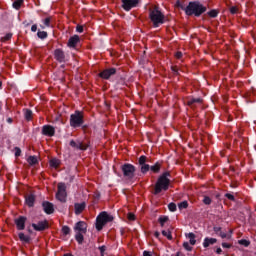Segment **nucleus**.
<instances>
[{
	"mask_svg": "<svg viewBox=\"0 0 256 256\" xmlns=\"http://www.w3.org/2000/svg\"><path fill=\"white\" fill-rule=\"evenodd\" d=\"M44 26L41 25V29H45V27H51V17H47L43 20Z\"/></svg>",
	"mask_w": 256,
	"mask_h": 256,
	"instance_id": "29",
	"label": "nucleus"
},
{
	"mask_svg": "<svg viewBox=\"0 0 256 256\" xmlns=\"http://www.w3.org/2000/svg\"><path fill=\"white\" fill-rule=\"evenodd\" d=\"M183 247H184V249H186V251H193V247H191V245H189V242H184Z\"/></svg>",
	"mask_w": 256,
	"mask_h": 256,
	"instance_id": "44",
	"label": "nucleus"
},
{
	"mask_svg": "<svg viewBox=\"0 0 256 256\" xmlns=\"http://www.w3.org/2000/svg\"><path fill=\"white\" fill-rule=\"evenodd\" d=\"M149 17L154 25V27H159V25H162L164 22L165 16L161 11H159L157 8H154L150 11Z\"/></svg>",
	"mask_w": 256,
	"mask_h": 256,
	"instance_id": "5",
	"label": "nucleus"
},
{
	"mask_svg": "<svg viewBox=\"0 0 256 256\" xmlns=\"http://www.w3.org/2000/svg\"><path fill=\"white\" fill-rule=\"evenodd\" d=\"M60 165H61V161L59 159L53 158L50 160V167L57 169V168H59Z\"/></svg>",
	"mask_w": 256,
	"mask_h": 256,
	"instance_id": "21",
	"label": "nucleus"
},
{
	"mask_svg": "<svg viewBox=\"0 0 256 256\" xmlns=\"http://www.w3.org/2000/svg\"><path fill=\"white\" fill-rule=\"evenodd\" d=\"M37 36L39 37V39H47V32H45V31H38L37 32Z\"/></svg>",
	"mask_w": 256,
	"mask_h": 256,
	"instance_id": "35",
	"label": "nucleus"
},
{
	"mask_svg": "<svg viewBox=\"0 0 256 256\" xmlns=\"http://www.w3.org/2000/svg\"><path fill=\"white\" fill-rule=\"evenodd\" d=\"M86 207H87V204H85V202L75 203L74 204L75 215H81V212L85 211Z\"/></svg>",
	"mask_w": 256,
	"mask_h": 256,
	"instance_id": "19",
	"label": "nucleus"
},
{
	"mask_svg": "<svg viewBox=\"0 0 256 256\" xmlns=\"http://www.w3.org/2000/svg\"><path fill=\"white\" fill-rule=\"evenodd\" d=\"M24 115L27 121H31L33 119V112L29 109L25 110Z\"/></svg>",
	"mask_w": 256,
	"mask_h": 256,
	"instance_id": "30",
	"label": "nucleus"
},
{
	"mask_svg": "<svg viewBox=\"0 0 256 256\" xmlns=\"http://www.w3.org/2000/svg\"><path fill=\"white\" fill-rule=\"evenodd\" d=\"M31 31L35 33L37 31V24L32 25Z\"/></svg>",
	"mask_w": 256,
	"mask_h": 256,
	"instance_id": "53",
	"label": "nucleus"
},
{
	"mask_svg": "<svg viewBox=\"0 0 256 256\" xmlns=\"http://www.w3.org/2000/svg\"><path fill=\"white\" fill-rule=\"evenodd\" d=\"M85 115L83 111L76 110L75 113L70 115V126L76 129V127H81L85 121L83 120Z\"/></svg>",
	"mask_w": 256,
	"mask_h": 256,
	"instance_id": "3",
	"label": "nucleus"
},
{
	"mask_svg": "<svg viewBox=\"0 0 256 256\" xmlns=\"http://www.w3.org/2000/svg\"><path fill=\"white\" fill-rule=\"evenodd\" d=\"M113 221V217L109 216L107 212H101L96 218V229L97 231H101L107 223H111Z\"/></svg>",
	"mask_w": 256,
	"mask_h": 256,
	"instance_id": "4",
	"label": "nucleus"
},
{
	"mask_svg": "<svg viewBox=\"0 0 256 256\" xmlns=\"http://www.w3.org/2000/svg\"><path fill=\"white\" fill-rule=\"evenodd\" d=\"M161 227H165V224L167 223V221H169V217L167 216H161L159 219H158Z\"/></svg>",
	"mask_w": 256,
	"mask_h": 256,
	"instance_id": "31",
	"label": "nucleus"
},
{
	"mask_svg": "<svg viewBox=\"0 0 256 256\" xmlns=\"http://www.w3.org/2000/svg\"><path fill=\"white\" fill-rule=\"evenodd\" d=\"M3 86V82H1V80H0V88Z\"/></svg>",
	"mask_w": 256,
	"mask_h": 256,
	"instance_id": "59",
	"label": "nucleus"
},
{
	"mask_svg": "<svg viewBox=\"0 0 256 256\" xmlns=\"http://www.w3.org/2000/svg\"><path fill=\"white\" fill-rule=\"evenodd\" d=\"M177 256H179V253H177Z\"/></svg>",
	"mask_w": 256,
	"mask_h": 256,
	"instance_id": "61",
	"label": "nucleus"
},
{
	"mask_svg": "<svg viewBox=\"0 0 256 256\" xmlns=\"http://www.w3.org/2000/svg\"><path fill=\"white\" fill-rule=\"evenodd\" d=\"M29 165H37V163H39V160H37V156H30L27 159Z\"/></svg>",
	"mask_w": 256,
	"mask_h": 256,
	"instance_id": "27",
	"label": "nucleus"
},
{
	"mask_svg": "<svg viewBox=\"0 0 256 256\" xmlns=\"http://www.w3.org/2000/svg\"><path fill=\"white\" fill-rule=\"evenodd\" d=\"M83 235H85V233H83V232H77L75 235V239H76L77 243H79V245H81L83 243V240H84Z\"/></svg>",
	"mask_w": 256,
	"mask_h": 256,
	"instance_id": "24",
	"label": "nucleus"
},
{
	"mask_svg": "<svg viewBox=\"0 0 256 256\" xmlns=\"http://www.w3.org/2000/svg\"><path fill=\"white\" fill-rule=\"evenodd\" d=\"M54 59L58 61V63H65V52L62 49H56L54 51Z\"/></svg>",
	"mask_w": 256,
	"mask_h": 256,
	"instance_id": "14",
	"label": "nucleus"
},
{
	"mask_svg": "<svg viewBox=\"0 0 256 256\" xmlns=\"http://www.w3.org/2000/svg\"><path fill=\"white\" fill-rule=\"evenodd\" d=\"M56 199L60 201V203H66L67 201V186L63 182L58 183Z\"/></svg>",
	"mask_w": 256,
	"mask_h": 256,
	"instance_id": "7",
	"label": "nucleus"
},
{
	"mask_svg": "<svg viewBox=\"0 0 256 256\" xmlns=\"http://www.w3.org/2000/svg\"><path fill=\"white\" fill-rule=\"evenodd\" d=\"M222 247H223L224 249H231L232 245L229 244V243L223 242V243H222Z\"/></svg>",
	"mask_w": 256,
	"mask_h": 256,
	"instance_id": "48",
	"label": "nucleus"
},
{
	"mask_svg": "<svg viewBox=\"0 0 256 256\" xmlns=\"http://www.w3.org/2000/svg\"><path fill=\"white\" fill-rule=\"evenodd\" d=\"M203 203H204V205H211L212 200L209 196H204Z\"/></svg>",
	"mask_w": 256,
	"mask_h": 256,
	"instance_id": "40",
	"label": "nucleus"
},
{
	"mask_svg": "<svg viewBox=\"0 0 256 256\" xmlns=\"http://www.w3.org/2000/svg\"><path fill=\"white\" fill-rule=\"evenodd\" d=\"M217 243V238H205L203 242V247L207 248L210 245H215Z\"/></svg>",
	"mask_w": 256,
	"mask_h": 256,
	"instance_id": "20",
	"label": "nucleus"
},
{
	"mask_svg": "<svg viewBox=\"0 0 256 256\" xmlns=\"http://www.w3.org/2000/svg\"><path fill=\"white\" fill-rule=\"evenodd\" d=\"M42 207L44 209V213H46L47 215H52V213H55V208L53 206V203L49 201L43 202Z\"/></svg>",
	"mask_w": 256,
	"mask_h": 256,
	"instance_id": "12",
	"label": "nucleus"
},
{
	"mask_svg": "<svg viewBox=\"0 0 256 256\" xmlns=\"http://www.w3.org/2000/svg\"><path fill=\"white\" fill-rule=\"evenodd\" d=\"M162 235L166 237L169 241L173 240V235L171 234V230H163Z\"/></svg>",
	"mask_w": 256,
	"mask_h": 256,
	"instance_id": "26",
	"label": "nucleus"
},
{
	"mask_svg": "<svg viewBox=\"0 0 256 256\" xmlns=\"http://www.w3.org/2000/svg\"><path fill=\"white\" fill-rule=\"evenodd\" d=\"M13 37V33H7L4 37L1 38L2 43H7V41H11Z\"/></svg>",
	"mask_w": 256,
	"mask_h": 256,
	"instance_id": "32",
	"label": "nucleus"
},
{
	"mask_svg": "<svg viewBox=\"0 0 256 256\" xmlns=\"http://www.w3.org/2000/svg\"><path fill=\"white\" fill-rule=\"evenodd\" d=\"M42 135H45L46 137L55 136V127L51 125H44L42 127Z\"/></svg>",
	"mask_w": 256,
	"mask_h": 256,
	"instance_id": "10",
	"label": "nucleus"
},
{
	"mask_svg": "<svg viewBox=\"0 0 256 256\" xmlns=\"http://www.w3.org/2000/svg\"><path fill=\"white\" fill-rule=\"evenodd\" d=\"M101 256H105V254H101Z\"/></svg>",
	"mask_w": 256,
	"mask_h": 256,
	"instance_id": "60",
	"label": "nucleus"
},
{
	"mask_svg": "<svg viewBox=\"0 0 256 256\" xmlns=\"http://www.w3.org/2000/svg\"><path fill=\"white\" fill-rule=\"evenodd\" d=\"M139 165H145V163H147V156H140L139 160Z\"/></svg>",
	"mask_w": 256,
	"mask_h": 256,
	"instance_id": "39",
	"label": "nucleus"
},
{
	"mask_svg": "<svg viewBox=\"0 0 256 256\" xmlns=\"http://www.w3.org/2000/svg\"><path fill=\"white\" fill-rule=\"evenodd\" d=\"M160 235H161V234H160L159 232H155V233H154V236L156 237V239H159Z\"/></svg>",
	"mask_w": 256,
	"mask_h": 256,
	"instance_id": "56",
	"label": "nucleus"
},
{
	"mask_svg": "<svg viewBox=\"0 0 256 256\" xmlns=\"http://www.w3.org/2000/svg\"><path fill=\"white\" fill-rule=\"evenodd\" d=\"M167 177H169V172L164 173L158 178L155 185L154 195H159L161 191H167V189H169L171 180H169Z\"/></svg>",
	"mask_w": 256,
	"mask_h": 256,
	"instance_id": "2",
	"label": "nucleus"
},
{
	"mask_svg": "<svg viewBox=\"0 0 256 256\" xmlns=\"http://www.w3.org/2000/svg\"><path fill=\"white\" fill-rule=\"evenodd\" d=\"M105 250H106L105 246H100L99 247V251H100L101 255H104Z\"/></svg>",
	"mask_w": 256,
	"mask_h": 256,
	"instance_id": "51",
	"label": "nucleus"
},
{
	"mask_svg": "<svg viewBox=\"0 0 256 256\" xmlns=\"http://www.w3.org/2000/svg\"><path fill=\"white\" fill-rule=\"evenodd\" d=\"M179 209H187L189 207V203L187 201H183L180 204H178Z\"/></svg>",
	"mask_w": 256,
	"mask_h": 256,
	"instance_id": "41",
	"label": "nucleus"
},
{
	"mask_svg": "<svg viewBox=\"0 0 256 256\" xmlns=\"http://www.w3.org/2000/svg\"><path fill=\"white\" fill-rule=\"evenodd\" d=\"M121 171L123 173V177L128 181H131L135 177V167L133 164L126 163L121 166Z\"/></svg>",
	"mask_w": 256,
	"mask_h": 256,
	"instance_id": "6",
	"label": "nucleus"
},
{
	"mask_svg": "<svg viewBox=\"0 0 256 256\" xmlns=\"http://www.w3.org/2000/svg\"><path fill=\"white\" fill-rule=\"evenodd\" d=\"M23 5V0H16L13 2L14 9H21V6Z\"/></svg>",
	"mask_w": 256,
	"mask_h": 256,
	"instance_id": "33",
	"label": "nucleus"
},
{
	"mask_svg": "<svg viewBox=\"0 0 256 256\" xmlns=\"http://www.w3.org/2000/svg\"><path fill=\"white\" fill-rule=\"evenodd\" d=\"M62 233L63 235H69L71 233V228H69V226H63Z\"/></svg>",
	"mask_w": 256,
	"mask_h": 256,
	"instance_id": "38",
	"label": "nucleus"
},
{
	"mask_svg": "<svg viewBox=\"0 0 256 256\" xmlns=\"http://www.w3.org/2000/svg\"><path fill=\"white\" fill-rule=\"evenodd\" d=\"M187 237H189L190 239V245H195V243H197V240H195V235L193 234V232H190Z\"/></svg>",
	"mask_w": 256,
	"mask_h": 256,
	"instance_id": "34",
	"label": "nucleus"
},
{
	"mask_svg": "<svg viewBox=\"0 0 256 256\" xmlns=\"http://www.w3.org/2000/svg\"><path fill=\"white\" fill-rule=\"evenodd\" d=\"M151 167L148 164H142L141 166V173H147Z\"/></svg>",
	"mask_w": 256,
	"mask_h": 256,
	"instance_id": "36",
	"label": "nucleus"
},
{
	"mask_svg": "<svg viewBox=\"0 0 256 256\" xmlns=\"http://www.w3.org/2000/svg\"><path fill=\"white\" fill-rule=\"evenodd\" d=\"M64 256H73V255H72V254L67 253V254H64Z\"/></svg>",
	"mask_w": 256,
	"mask_h": 256,
	"instance_id": "58",
	"label": "nucleus"
},
{
	"mask_svg": "<svg viewBox=\"0 0 256 256\" xmlns=\"http://www.w3.org/2000/svg\"><path fill=\"white\" fill-rule=\"evenodd\" d=\"M70 147H73V149H79L80 151H87V149H89V143L71 140Z\"/></svg>",
	"mask_w": 256,
	"mask_h": 256,
	"instance_id": "9",
	"label": "nucleus"
},
{
	"mask_svg": "<svg viewBox=\"0 0 256 256\" xmlns=\"http://www.w3.org/2000/svg\"><path fill=\"white\" fill-rule=\"evenodd\" d=\"M225 197H226L227 199H229L230 201H235V196H233V194L227 193V194H225Z\"/></svg>",
	"mask_w": 256,
	"mask_h": 256,
	"instance_id": "46",
	"label": "nucleus"
},
{
	"mask_svg": "<svg viewBox=\"0 0 256 256\" xmlns=\"http://www.w3.org/2000/svg\"><path fill=\"white\" fill-rule=\"evenodd\" d=\"M195 103H200L201 104V103H203V99H201V98H192V99H189L187 101V105H189L190 107L195 105Z\"/></svg>",
	"mask_w": 256,
	"mask_h": 256,
	"instance_id": "23",
	"label": "nucleus"
},
{
	"mask_svg": "<svg viewBox=\"0 0 256 256\" xmlns=\"http://www.w3.org/2000/svg\"><path fill=\"white\" fill-rule=\"evenodd\" d=\"M76 233H87V223L85 221H79L74 227Z\"/></svg>",
	"mask_w": 256,
	"mask_h": 256,
	"instance_id": "13",
	"label": "nucleus"
},
{
	"mask_svg": "<svg viewBox=\"0 0 256 256\" xmlns=\"http://www.w3.org/2000/svg\"><path fill=\"white\" fill-rule=\"evenodd\" d=\"M116 73H117V70L115 68H109V69L102 71L99 74V76L101 77V79H109V77H111V75H115Z\"/></svg>",
	"mask_w": 256,
	"mask_h": 256,
	"instance_id": "16",
	"label": "nucleus"
},
{
	"mask_svg": "<svg viewBox=\"0 0 256 256\" xmlns=\"http://www.w3.org/2000/svg\"><path fill=\"white\" fill-rule=\"evenodd\" d=\"M171 69L174 73H177V71H179V68H177V66H172Z\"/></svg>",
	"mask_w": 256,
	"mask_h": 256,
	"instance_id": "54",
	"label": "nucleus"
},
{
	"mask_svg": "<svg viewBox=\"0 0 256 256\" xmlns=\"http://www.w3.org/2000/svg\"><path fill=\"white\" fill-rule=\"evenodd\" d=\"M26 221H27V218L24 216H20L19 218H17L15 220V225H16L18 231H23V229H25Z\"/></svg>",
	"mask_w": 256,
	"mask_h": 256,
	"instance_id": "17",
	"label": "nucleus"
},
{
	"mask_svg": "<svg viewBox=\"0 0 256 256\" xmlns=\"http://www.w3.org/2000/svg\"><path fill=\"white\" fill-rule=\"evenodd\" d=\"M18 237H19L20 241H23L24 243H29V241L31 240V238H29V236L24 235L23 233H19Z\"/></svg>",
	"mask_w": 256,
	"mask_h": 256,
	"instance_id": "28",
	"label": "nucleus"
},
{
	"mask_svg": "<svg viewBox=\"0 0 256 256\" xmlns=\"http://www.w3.org/2000/svg\"><path fill=\"white\" fill-rule=\"evenodd\" d=\"M216 253L217 255H221V253H223V250L221 248H217Z\"/></svg>",
	"mask_w": 256,
	"mask_h": 256,
	"instance_id": "55",
	"label": "nucleus"
},
{
	"mask_svg": "<svg viewBox=\"0 0 256 256\" xmlns=\"http://www.w3.org/2000/svg\"><path fill=\"white\" fill-rule=\"evenodd\" d=\"M15 157H21V148L15 147Z\"/></svg>",
	"mask_w": 256,
	"mask_h": 256,
	"instance_id": "45",
	"label": "nucleus"
},
{
	"mask_svg": "<svg viewBox=\"0 0 256 256\" xmlns=\"http://www.w3.org/2000/svg\"><path fill=\"white\" fill-rule=\"evenodd\" d=\"M230 13L231 15H237V13H239V7L237 6L230 7Z\"/></svg>",
	"mask_w": 256,
	"mask_h": 256,
	"instance_id": "37",
	"label": "nucleus"
},
{
	"mask_svg": "<svg viewBox=\"0 0 256 256\" xmlns=\"http://www.w3.org/2000/svg\"><path fill=\"white\" fill-rule=\"evenodd\" d=\"M209 17L215 18L217 17V15H219V12H217V10H211L210 12H208Z\"/></svg>",
	"mask_w": 256,
	"mask_h": 256,
	"instance_id": "43",
	"label": "nucleus"
},
{
	"mask_svg": "<svg viewBox=\"0 0 256 256\" xmlns=\"http://www.w3.org/2000/svg\"><path fill=\"white\" fill-rule=\"evenodd\" d=\"M168 209H169V211H177V204H175V203H170L169 205H168Z\"/></svg>",
	"mask_w": 256,
	"mask_h": 256,
	"instance_id": "42",
	"label": "nucleus"
},
{
	"mask_svg": "<svg viewBox=\"0 0 256 256\" xmlns=\"http://www.w3.org/2000/svg\"><path fill=\"white\" fill-rule=\"evenodd\" d=\"M150 170L152 173H159V171H161V164L157 162L155 165L150 167Z\"/></svg>",
	"mask_w": 256,
	"mask_h": 256,
	"instance_id": "25",
	"label": "nucleus"
},
{
	"mask_svg": "<svg viewBox=\"0 0 256 256\" xmlns=\"http://www.w3.org/2000/svg\"><path fill=\"white\" fill-rule=\"evenodd\" d=\"M239 243H240V245H244L245 247H249V241H247V240H240Z\"/></svg>",
	"mask_w": 256,
	"mask_h": 256,
	"instance_id": "47",
	"label": "nucleus"
},
{
	"mask_svg": "<svg viewBox=\"0 0 256 256\" xmlns=\"http://www.w3.org/2000/svg\"><path fill=\"white\" fill-rule=\"evenodd\" d=\"M32 227L35 231H45V229H49V222L47 220L40 221L37 224H32Z\"/></svg>",
	"mask_w": 256,
	"mask_h": 256,
	"instance_id": "11",
	"label": "nucleus"
},
{
	"mask_svg": "<svg viewBox=\"0 0 256 256\" xmlns=\"http://www.w3.org/2000/svg\"><path fill=\"white\" fill-rule=\"evenodd\" d=\"M214 232L216 233V235H219L221 239H231V234L233 233V230H230V234H227L223 232L221 227H214Z\"/></svg>",
	"mask_w": 256,
	"mask_h": 256,
	"instance_id": "15",
	"label": "nucleus"
},
{
	"mask_svg": "<svg viewBox=\"0 0 256 256\" xmlns=\"http://www.w3.org/2000/svg\"><path fill=\"white\" fill-rule=\"evenodd\" d=\"M35 204V196L33 195H29L26 197V205H28V207H33V205Z\"/></svg>",
	"mask_w": 256,
	"mask_h": 256,
	"instance_id": "22",
	"label": "nucleus"
},
{
	"mask_svg": "<svg viewBox=\"0 0 256 256\" xmlns=\"http://www.w3.org/2000/svg\"><path fill=\"white\" fill-rule=\"evenodd\" d=\"M76 31H77L78 33H83V26H77V27H76Z\"/></svg>",
	"mask_w": 256,
	"mask_h": 256,
	"instance_id": "52",
	"label": "nucleus"
},
{
	"mask_svg": "<svg viewBox=\"0 0 256 256\" xmlns=\"http://www.w3.org/2000/svg\"><path fill=\"white\" fill-rule=\"evenodd\" d=\"M174 57L176 59H181V57H183V53L178 51V52L175 53Z\"/></svg>",
	"mask_w": 256,
	"mask_h": 256,
	"instance_id": "49",
	"label": "nucleus"
},
{
	"mask_svg": "<svg viewBox=\"0 0 256 256\" xmlns=\"http://www.w3.org/2000/svg\"><path fill=\"white\" fill-rule=\"evenodd\" d=\"M121 1H122V9H124V11H130L133 8L137 7L141 0H121Z\"/></svg>",
	"mask_w": 256,
	"mask_h": 256,
	"instance_id": "8",
	"label": "nucleus"
},
{
	"mask_svg": "<svg viewBox=\"0 0 256 256\" xmlns=\"http://www.w3.org/2000/svg\"><path fill=\"white\" fill-rule=\"evenodd\" d=\"M128 219H129V221H135V214L129 213L128 214Z\"/></svg>",
	"mask_w": 256,
	"mask_h": 256,
	"instance_id": "50",
	"label": "nucleus"
},
{
	"mask_svg": "<svg viewBox=\"0 0 256 256\" xmlns=\"http://www.w3.org/2000/svg\"><path fill=\"white\" fill-rule=\"evenodd\" d=\"M205 11H207V7L198 2H190L189 5L185 8L186 15H195V17L203 15Z\"/></svg>",
	"mask_w": 256,
	"mask_h": 256,
	"instance_id": "1",
	"label": "nucleus"
},
{
	"mask_svg": "<svg viewBox=\"0 0 256 256\" xmlns=\"http://www.w3.org/2000/svg\"><path fill=\"white\" fill-rule=\"evenodd\" d=\"M80 38L78 35H74L72 37L69 38L67 46L70 48L75 49V47H77V43H79Z\"/></svg>",
	"mask_w": 256,
	"mask_h": 256,
	"instance_id": "18",
	"label": "nucleus"
},
{
	"mask_svg": "<svg viewBox=\"0 0 256 256\" xmlns=\"http://www.w3.org/2000/svg\"><path fill=\"white\" fill-rule=\"evenodd\" d=\"M7 122H8V123H13V119H12V118H8V119H7Z\"/></svg>",
	"mask_w": 256,
	"mask_h": 256,
	"instance_id": "57",
	"label": "nucleus"
}]
</instances>
